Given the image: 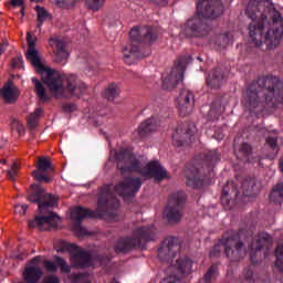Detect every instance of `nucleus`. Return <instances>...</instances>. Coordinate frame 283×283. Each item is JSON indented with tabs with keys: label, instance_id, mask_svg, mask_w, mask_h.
<instances>
[{
	"label": "nucleus",
	"instance_id": "1",
	"mask_svg": "<svg viewBox=\"0 0 283 283\" xmlns=\"http://www.w3.org/2000/svg\"><path fill=\"white\" fill-rule=\"evenodd\" d=\"M264 98L270 107L283 105V82L276 76H261L254 80L243 94L242 105L249 112H255Z\"/></svg>",
	"mask_w": 283,
	"mask_h": 283
},
{
	"label": "nucleus",
	"instance_id": "2",
	"mask_svg": "<svg viewBox=\"0 0 283 283\" xmlns=\"http://www.w3.org/2000/svg\"><path fill=\"white\" fill-rule=\"evenodd\" d=\"M120 201L112 193V188L109 185H105L99 189V195L97 198V208L95 211L77 206L71 209V218L75 220L73 226V231L78 233V235H87V230L81 226V221L84 218H102L103 220H116Z\"/></svg>",
	"mask_w": 283,
	"mask_h": 283
},
{
	"label": "nucleus",
	"instance_id": "3",
	"mask_svg": "<svg viewBox=\"0 0 283 283\" xmlns=\"http://www.w3.org/2000/svg\"><path fill=\"white\" fill-rule=\"evenodd\" d=\"M263 19L255 22L252 21L248 28L250 38L253 45L266 52V50H275L280 45L283 36V18L275 8L270 9V19L272 24L269 23L266 17L262 14Z\"/></svg>",
	"mask_w": 283,
	"mask_h": 283
},
{
	"label": "nucleus",
	"instance_id": "4",
	"mask_svg": "<svg viewBox=\"0 0 283 283\" xmlns=\"http://www.w3.org/2000/svg\"><path fill=\"white\" fill-rule=\"evenodd\" d=\"M115 161L122 176L134 171L135 174H140L145 180L154 178L160 182V180L169 178V172L161 167L159 161H149L146 167L142 168L140 161L126 148L115 151Z\"/></svg>",
	"mask_w": 283,
	"mask_h": 283
},
{
	"label": "nucleus",
	"instance_id": "5",
	"mask_svg": "<svg viewBox=\"0 0 283 283\" xmlns=\"http://www.w3.org/2000/svg\"><path fill=\"white\" fill-rule=\"evenodd\" d=\"M224 12L220 0H202L197 3V13L186 23L187 36L205 39L211 32L207 19H218Z\"/></svg>",
	"mask_w": 283,
	"mask_h": 283
},
{
	"label": "nucleus",
	"instance_id": "6",
	"mask_svg": "<svg viewBox=\"0 0 283 283\" xmlns=\"http://www.w3.org/2000/svg\"><path fill=\"white\" fill-rule=\"evenodd\" d=\"M41 77L53 98H65L67 94L83 96L87 92V85L83 82H76L74 75L66 76L65 73L61 72H42Z\"/></svg>",
	"mask_w": 283,
	"mask_h": 283
},
{
	"label": "nucleus",
	"instance_id": "7",
	"mask_svg": "<svg viewBox=\"0 0 283 283\" xmlns=\"http://www.w3.org/2000/svg\"><path fill=\"white\" fill-rule=\"evenodd\" d=\"M130 44L124 50V61L132 65L137 59L149 56V51H145V45H151L158 39V29L154 27H135L129 32Z\"/></svg>",
	"mask_w": 283,
	"mask_h": 283
},
{
	"label": "nucleus",
	"instance_id": "8",
	"mask_svg": "<svg viewBox=\"0 0 283 283\" xmlns=\"http://www.w3.org/2000/svg\"><path fill=\"white\" fill-rule=\"evenodd\" d=\"M251 242V232L239 231L235 235L223 234L210 250V258H220L222 249L231 262H241L247 258V244Z\"/></svg>",
	"mask_w": 283,
	"mask_h": 283
},
{
	"label": "nucleus",
	"instance_id": "9",
	"mask_svg": "<svg viewBox=\"0 0 283 283\" xmlns=\"http://www.w3.org/2000/svg\"><path fill=\"white\" fill-rule=\"evenodd\" d=\"M156 240V228L139 227L133 232V237L120 238L115 243V253H129L134 249H145L147 242Z\"/></svg>",
	"mask_w": 283,
	"mask_h": 283
},
{
	"label": "nucleus",
	"instance_id": "10",
	"mask_svg": "<svg viewBox=\"0 0 283 283\" xmlns=\"http://www.w3.org/2000/svg\"><path fill=\"white\" fill-rule=\"evenodd\" d=\"M185 202H187V195L182 191L174 192L169 196L168 205L164 211V216L169 224H178L182 220Z\"/></svg>",
	"mask_w": 283,
	"mask_h": 283
},
{
	"label": "nucleus",
	"instance_id": "11",
	"mask_svg": "<svg viewBox=\"0 0 283 283\" xmlns=\"http://www.w3.org/2000/svg\"><path fill=\"white\" fill-rule=\"evenodd\" d=\"M27 43L28 49L25 51V57L35 72H56V70L50 67L48 62L39 54V50H36V38L34 35L28 33Z\"/></svg>",
	"mask_w": 283,
	"mask_h": 283
},
{
	"label": "nucleus",
	"instance_id": "12",
	"mask_svg": "<svg viewBox=\"0 0 283 283\" xmlns=\"http://www.w3.org/2000/svg\"><path fill=\"white\" fill-rule=\"evenodd\" d=\"M239 231H243V233H251V240L247 243V253H249L250 249V260L252 264H258L255 256L260 253L261 249H269L273 243V239L265 232H261L253 238V231L251 230L241 229Z\"/></svg>",
	"mask_w": 283,
	"mask_h": 283
},
{
	"label": "nucleus",
	"instance_id": "13",
	"mask_svg": "<svg viewBox=\"0 0 283 283\" xmlns=\"http://www.w3.org/2000/svg\"><path fill=\"white\" fill-rule=\"evenodd\" d=\"M28 200L38 205L41 212H43V209L54 207L59 202V199L52 193H45V189L40 185H31V192L28 196Z\"/></svg>",
	"mask_w": 283,
	"mask_h": 283
},
{
	"label": "nucleus",
	"instance_id": "14",
	"mask_svg": "<svg viewBox=\"0 0 283 283\" xmlns=\"http://www.w3.org/2000/svg\"><path fill=\"white\" fill-rule=\"evenodd\" d=\"M140 187H143V179L140 177H126L114 187V191L117 196L127 200V198H134L140 190Z\"/></svg>",
	"mask_w": 283,
	"mask_h": 283
},
{
	"label": "nucleus",
	"instance_id": "15",
	"mask_svg": "<svg viewBox=\"0 0 283 283\" xmlns=\"http://www.w3.org/2000/svg\"><path fill=\"white\" fill-rule=\"evenodd\" d=\"M196 136V124L184 122L178 124L176 132L172 134V140L177 147H182L191 143V138Z\"/></svg>",
	"mask_w": 283,
	"mask_h": 283
},
{
	"label": "nucleus",
	"instance_id": "16",
	"mask_svg": "<svg viewBox=\"0 0 283 283\" xmlns=\"http://www.w3.org/2000/svg\"><path fill=\"white\" fill-rule=\"evenodd\" d=\"M36 169L32 171L33 178L38 182H45L46 185L52 182L51 174H54V166H52V161L48 157H39Z\"/></svg>",
	"mask_w": 283,
	"mask_h": 283
},
{
	"label": "nucleus",
	"instance_id": "17",
	"mask_svg": "<svg viewBox=\"0 0 283 283\" xmlns=\"http://www.w3.org/2000/svg\"><path fill=\"white\" fill-rule=\"evenodd\" d=\"M178 253H180V243L174 237L165 239L158 249V258L163 262H171Z\"/></svg>",
	"mask_w": 283,
	"mask_h": 283
},
{
	"label": "nucleus",
	"instance_id": "18",
	"mask_svg": "<svg viewBox=\"0 0 283 283\" xmlns=\"http://www.w3.org/2000/svg\"><path fill=\"white\" fill-rule=\"evenodd\" d=\"M49 45L53 51V61L60 65H65V63H67V59L70 57L65 42L59 38H51L49 40Z\"/></svg>",
	"mask_w": 283,
	"mask_h": 283
},
{
	"label": "nucleus",
	"instance_id": "19",
	"mask_svg": "<svg viewBox=\"0 0 283 283\" xmlns=\"http://www.w3.org/2000/svg\"><path fill=\"white\" fill-rule=\"evenodd\" d=\"M177 104L180 116H189L193 112V93L187 88L181 90Z\"/></svg>",
	"mask_w": 283,
	"mask_h": 283
},
{
	"label": "nucleus",
	"instance_id": "20",
	"mask_svg": "<svg viewBox=\"0 0 283 283\" xmlns=\"http://www.w3.org/2000/svg\"><path fill=\"white\" fill-rule=\"evenodd\" d=\"M29 227L31 229L38 227L40 231H50V229L59 227V216L54 214V212H50L49 216L45 217H35L33 221H29Z\"/></svg>",
	"mask_w": 283,
	"mask_h": 283
},
{
	"label": "nucleus",
	"instance_id": "21",
	"mask_svg": "<svg viewBox=\"0 0 283 283\" xmlns=\"http://www.w3.org/2000/svg\"><path fill=\"white\" fill-rule=\"evenodd\" d=\"M0 96L4 101L7 105H12L19 101V96H21V91L12 80H9L4 83L2 88H0Z\"/></svg>",
	"mask_w": 283,
	"mask_h": 283
},
{
	"label": "nucleus",
	"instance_id": "22",
	"mask_svg": "<svg viewBox=\"0 0 283 283\" xmlns=\"http://www.w3.org/2000/svg\"><path fill=\"white\" fill-rule=\"evenodd\" d=\"M238 196H240L238 185L233 181H228L222 188L221 205L226 209H231V202H235V200H238Z\"/></svg>",
	"mask_w": 283,
	"mask_h": 283
},
{
	"label": "nucleus",
	"instance_id": "23",
	"mask_svg": "<svg viewBox=\"0 0 283 283\" xmlns=\"http://www.w3.org/2000/svg\"><path fill=\"white\" fill-rule=\"evenodd\" d=\"M185 78L184 72H164L161 74V87L163 90H176L178 83H181Z\"/></svg>",
	"mask_w": 283,
	"mask_h": 283
},
{
	"label": "nucleus",
	"instance_id": "24",
	"mask_svg": "<svg viewBox=\"0 0 283 283\" xmlns=\"http://www.w3.org/2000/svg\"><path fill=\"white\" fill-rule=\"evenodd\" d=\"M71 262L74 269H85V266H90L92 255L77 247V250L71 254Z\"/></svg>",
	"mask_w": 283,
	"mask_h": 283
},
{
	"label": "nucleus",
	"instance_id": "25",
	"mask_svg": "<svg viewBox=\"0 0 283 283\" xmlns=\"http://www.w3.org/2000/svg\"><path fill=\"white\" fill-rule=\"evenodd\" d=\"M186 185L187 187H192L198 189L202 187V179L200 178V170L196 166H188L185 169Z\"/></svg>",
	"mask_w": 283,
	"mask_h": 283
},
{
	"label": "nucleus",
	"instance_id": "26",
	"mask_svg": "<svg viewBox=\"0 0 283 283\" xmlns=\"http://www.w3.org/2000/svg\"><path fill=\"white\" fill-rule=\"evenodd\" d=\"M241 189L243 191V196H255L260 191V188L258 187V179L253 176L245 177L242 181Z\"/></svg>",
	"mask_w": 283,
	"mask_h": 283
},
{
	"label": "nucleus",
	"instance_id": "27",
	"mask_svg": "<svg viewBox=\"0 0 283 283\" xmlns=\"http://www.w3.org/2000/svg\"><path fill=\"white\" fill-rule=\"evenodd\" d=\"M158 129V126L156 125V119L148 118L144 120L139 127L137 128V135L139 138H147L149 134H154Z\"/></svg>",
	"mask_w": 283,
	"mask_h": 283
},
{
	"label": "nucleus",
	"instance_id": "28",
	"mask_svg": "<svg viewBox=\"0 0 283 283\" xmlns=\"http://www.w3.org/2000/svg\"><path fill=\"white\" fill-rule=\"evenodd\" d=\"M193 63V57L189 54L180 55L175 60L172 72H187Z\"/></svg>",
	"mask_w": 283,
	"mask_h": 283
},
{
	"label": "nucleus",
	"instance_id": "29",
	"mask_svg": "<svg viewBox=\"0 0 283 283\" xmlns=\"http://www.w3.org/2000/svg\"><path fill=\"white\" fill-rule=\"evenodd\" d=\"M223 78L222 72H210L206 76V83L210 90H220Z\"/></svg>",
	"mask_w": 283,
	"mask_h": 283
},
{
	"label": "nucleus",
	"instance_id": "30",
	"mask_svg": "<svg viewBox=\"0 0 283 283\" xmlns=\"http://www.w3.org/2000/svg\"><path fill=\"white\" fill-rule=\"evenodd\" d=\"M251 156H253V146L247 142L241 143L237 151V158L243 163H250Z\"/></svg>",
	"mask_w": 283,
	"mask_h": 283
},
{
	"label": "nucleus",
	"instance_id": "31",
	"mask_svg": "<svg viewBox=\"0 0 283 283\" xmlns=\"http://www.w3.org/2000/svg\"><path fill=\"white\" fill-rule=\"evenodd\" d=\"M193 266V261L191 259L184 256L176 261L175 268L178 271V273H181V275H189L191 274V269Z\"/></svg>",
	"mask_w": 283,
	"mask_h": 283
},
{
	"label": "nucleus",
	"instance_id": "32",
	"mask_svg": "<svg viewBox=\"0 0 283 283\" xmlns=\"http://www.w3.org/2000/svg\"><path fill=\"white\" fill-rule=\"evenodd\" d=\"M43 114H44L43 108L41 107L35 108V111L27 117L28 128L36 129V127H39V122L41 120V118H43Z\"/></svg>",
	"mask_w": 283,
	"mask_h": 283
},
{
	"label": "nucleus",
	"instance_id": "33",
	"mask_svg": "<svg viewBox=\"0 0 283 283\" xmlns=\"http://www.w3.org/2000/svg\"><path fill=\"white\" fill-rule=\"evenodd\" d=\"M118 96H120V88L116 83L108 84L103 93V98H106V101H109L111 103H114Z\"/></svg>",
	"mask_w": 283,
	"mask_h": 283
},
{
	"label": "nucleus",
	"instance_id": "34",
	"mask_svg": "<svg viewBox=\"0 0 283 283\" xmlns=\"http://www.w3.org/2000/svg\"><path fill=\"white\" fill-rule=\"evenodd\" d=\"M283 200V182L276 184L270 193V201L274 205H282Z\"/></svg>",
	"mask_w": 283,
	"mask_h": 283
},
{
	"label": "nucleus",
	"instance_id": "35",
	"mask_svg": "<svg viewBox=\"0 0 283 283\" xmlns=\"http://www.w3.org/2000/svg\"><path fill=\"white\" fill-rule=\"evenodd\" d=\"M54 247H55L57 253H72V255L78 249V247L76 244L69 243L67 241H63V240L55 243Z\"/></svg>",
	"mask_w": 283,
	"mask_h": 283
},
{
	"label": "nucleus",
	"instance_id": "36",
	"mask_svg": "<svg viewBox=\"0 0 283 283\" xmlns=\"http://www.w3.org/2000/svg\"><path fill=\"white\" fill-rule=\"evenodd\" d=\"M32 82L34 83L35 94L38 98H40V101H42L43 103H48V101H50V95H48V93L45 92V86H43V84L36 77H33Z\"/></svg>",
	"mask_w": 283,
	"mask_h": 283
},
{
	"label": "nucleus",
	"instance_id": "37",
	"mask_svg": "<svg viewBox=\"0 0 283 283\" xmlns=\"http://www.w3.org/2000/svg\"><path fill=\"white\" fill-rule=\"evenodd\" d=\"M220 160V155L216 150H209L203 155V163L208 167H213Z\"/></svg>",
	"mask_w": 283,
	"mask_h": 283
},
{
	"label": "nucleus",
	"instance_id": "38",
	"mask_svg": "<svg viewBox=\"0 0 283 283\" xmlns=\"http://www.w3.org/2000/svg\"><path fill=\"white\" fill-rule=\"evenodd\" d=\"M212 43L218 45L219 48H227L229 43H231V34L230 33H221L212 39Z\"/></svg>",
	"mask_w": 283,
	"mask_h": 283
},
{
	"label": "nucleus",
	"instance_id": "39",
	"mask_svg": "<svg viewBox=\"0 0 283 283\" xmlns=\"http://www.w3.org/2000/svg\"><path fill=\"white\" fill-rule=\"evenodd\" d=\"M35 11L38 14V29L41 30V25H43L44 21H48L50 19V13L48 10H45L43 7L36 6Z\"/></svg>",
	"mask_w": 283,
	"mask_h": 283
},
{
	"label": "nucleus",
	"instance_id": "40",
	"mask_svg": "<svg viewBox=\"0 0 283 283\" xmlns=\"http://www.w3.org/2000/svg\"><path fill=\"white\" fill-rule=\"evenodd\" d=\"M216 275H218V265L212 264L207 273L203 275V282L205 283H211L213 280H216Z\"/></svg>",
	"mask_w": 283,
	"mask_h": 283
},
{
	"label": "nucleus",
	"instance_id": "41",
	"mask_svg": "<svg viewBox=\"0 0 283 283\" xmlns=\"http://www.w3.org/2000/svg\"><path fill=\"white\" fill-rule=\"evenodd\" d=\"M265 145L275 154H277V151H280V145H277V136L269 135L265 138Z\"/></svg>",
	"mask_w": 283,
	"mask_h": 283
},
{
	"label": "nucleus",
	"instance_id": "42",
	"mask_svg": "<svg viewBox=\"0 0 283 283\" xmlns=\"http://www.w3.org/2000/svg\"><path fill=\"white\" fill-rule=\"evenodd\" d=\"M54 260L57 266L60 268L61 273H71L72 268L67 265V262L65 261V259L61 256H55Z\"/></svg>",
	"mask_w": 283,
	"mask_h": 283
},
{
	"label": "nucleus",
	"instance_id": "43",
	"mask_svg": "<svg viewBox=\"0 0 283 283\" xmlns=\"http://www.w3.org/2000/svg\"><path fill=\"white\" fill-rule=\"evenodd\" d=\"M104 4L105 0H86V6L94 12H98V10L102 9Z\"/></svg>",
	"mask_w": 283,
	"mask_h": 283
},
{
	"label": "nucleus",
	"instance_id": "44",
	"mask_svg": "<svg viewBox=\"0 0 283 283\" xmlns=\"http://www.w3.org/2000/svg\"><path fill=\"white\" fill-rule=\"evenodd\" d=\"M19 169H21V166H19L17 163H13L11 169L7 171L8 180H17V176H19Z\"/></svg>",
	"mask_w": 283,
	"mask_h": 283
},
{
	"label": "nucleus",
	"instance_id": "45",
	"mask_svg": "<svg viewBox=\"0 0 283 283\" xmlns=\"http://www.w3.org/2000/svg\"><path fill=\"white\" fill-rule=\"evenodd\" d=\"M11 129L12 132H18L19 136L25 134V126H23V124H21V122L13 119L11 122Z\"/></svg>",
	"mask_w": 283,
	"mask_h": 283
},
{
	"label": "nucleus",
	"instance_id": "46",
	"mask_svg": "<svg viewBox=\"0 0 283 283\" xmlns=\"http://www.w3.org/2000/svg\"><path fill=\"white\" fill-rule=\"evenodd\" d=\"M220 112H222V103L216 101L211 104L210 116H220Z\"/></svg>",
	"mask_w": 283,
	"mask_h": 283
},
{
	"label": "nucleus",
	"instance_id": "47",
	"mask_svg": "<svg viewBox=\"0 0 283 283\" xmlns=\"http://www.w3.org/2000/svg\"><path fill=\"white\" fill-rule=\"evenodd\" d=\"M44 269H46L48 273H56L59 271V268L56 266V263L50 260H45L43 262Z\"/></svg>",
	"mask_w": 283,
	"mask_h": 283
},
{
	"label": "nucleus",
	"instance_id": "48",
	"mask_svg": "<svg viewBox=\"0 0 283 283\" xmlns=\"http://www.w3.org/2000/svg\"><path fill=\"white\" fill-rule=\"evenodd\" d=\"M11 67L12 70H23V57H13L11 61Z\"/></svg>",
	"mask_w": 283,
	"mask_h": 283
},
{
	"label": "nucleus",
	"instance_id": "49",
	"mask_svg": "<svg viewBox=\"0 0 283 283\" xmlns=\"http://www.w3.org/2000/svg\"><path fill=\"white\" fill-rule=\"evenodd\" d=\"M77 0H55L56 6L59 8H72Z\"/></svg>",
	"mask_w": 283,
	"mask_h": 283
},
{
	"label": "nucleus",
	"instance_id": "50",
	"mask_svg": "<svg viewBox=\"0 0 283 283\" xmlns=\"http://www.w3.org/2000/svg\"><path fill=\"white\" fill-rule=\"evenodd\" d=\"M27 211H28V205L14 206V213H17L18 216H25Z\"/></svg>",
	"mask_w": 283,
	"mask_h": 283
},
{
	"label": "nucleus",
	"instance_id": "51",
	"mask_svg": "<svg viewBox=\"0 0 283 283\" xmlns=\"http://www.w3.org/2000/svg\"><path fill=\"white\" fill-rule=\"evenodd\" d=\"M161 283H180V280L176 274H171L164 279Z\"/></svg>",
	"mask_w": 283,
	"mask_h": 283
},
{
	"label": "nucleus",
	"instance_id": "52",
	"mask_svg": "<svg viewBox=\"0 0 283 283\" xmlns=\"http://www.w3.org/2000/svg\"><path fill=\"white\" fill-rule=\"evenodd\" d=\"M62 109H63V112H66L67 114H70L72 112H74V109H76V105H74L72 103L63 104Z\"/></svg>",
	"mask_w": 283,
	"mask_h": 283
},
{
	"label": "nucleus",
	"instance_id": "53",
	"mask_svg": "<svg viewBox=\"0 0 283 283\" xmlns=\"http://www.w3.org/2000/svg\"><path fill=\"white\" fill-rule=\"evenodd\" d=\"M85 65V70H88V72H96V70H98V64H96L94 61L87 62Z\"/></svg>",
	"mask_w": 283,
	"mask_h": 283
},
{
	"label": "nucleus",
	"instance_id": "54",
	"mask_svg": "<svg viewBox=\"0 0 283 283\" xmlns=\"http://www.w3.org/2000/svg\"><path fill=\"white\" fill-rule=\"evenodd\" d=\"M43 283H60V280L56 275H49L44 277Z\"/></svg>",
	"mask_w": 283,
	"mask_h": 283
},
{
	"label": "nucleus",
	"instance_id": "55",
	"mask_svg": "<svg viewBox=\"0 0 283 283\" xmlns=\"http://www.w3.org/2000/svg\"><path fill=\"white\" fill-rule=\"evenodd\" d=\"M10 45V43L3 39L1 42H0V56L1 54H4L6 50H8V46Z\"/></svg>",
	"mask_w": 283,
	"mask_h": 283
},
{
	"label": "nucleus",
	"instance_id": "56",
	"mask_svg": "<svg viewBox=\"0 0 283 283\" xmlns=\"http://www.w3.org/2000/svg\"><path fill=\"white\" fill-rule=\"evenodd\" d=\"M149 3H155V6H159L161 8H165L167 3H169V0H148Z\"/></svg>",
	"mask_w": 283,
	"mask_h": 283
},
{
	"label": "nucleus",
	"instance_id": "57",
	"mask_svg": "<svg viewBox=\"0 0 283 283\" xmlns=\"http://www.w3.org/2000/svg\"><path fill=\"white\" fill-rule=\"evenodd\" d=\"M13 8H23V0H11Z\"/></svg>",
	"mask_w": 283,
	"mask_h": 283
},
{
	"label": "nucleus",
	"instance_id": "58",
	"mask_svg": "<svg viewBox=\"0 0 283 283\" xmlns=\"http://www.w3.org/2000/svg\"><path fill=\"white\" fill-rule=\"evenodd\" d=\"M244 277L248 282H251V280L253 279V272L251 270H247Z\"/></svg>",
	"mask_w": 283,
	"mask_h": 283
},
{
	"label": "nucleus",
	"instance_id": "59",
	"mask_svg": "<svg viewBox=\"0 0 283 283\" xmlns=\"http://www.w3.org/2000/svg\"><path fill=\"white\" fill-rule=\"evenodd\" d=\"M40 258L39 256H35V258H33L31 261H30V263L31 264H36V262H40Z\"/></svg>",
	"mask_w": 283,
	"mask_h": 283
},
{
	"label": "nucleus",
	"instance_id": "60",
	"mask_svg": "<svg viewBox=\"0 0 283 283\" xmlns=\"http://www.w3.org/2000/svg\"><path fill=\"white\" fill-rule=\"evenodd\" d=\"M20 13L22 14V17L25 15V11H24V9H23V6H22V9L20 10Z\"/></svg>",
	"mask_w": 283,
	"mask_h": 283
},
{
	"label": "nucleus",
	"instance_id": "61",
	"mask_svg": "<svg viewBox=\"0 0 283 283\" xmlns=\"http://www.w3.org/2000/svg\"><path fill=\"white\" fill-rule=\"evenodd\" d=\"M0 163H1L2 165H6L7 160H6V159H1Z\"/></svg>",
	"mask_w": 283,
	"mask_h": 283
},
{
	"label": "nucleus",
	"instance_id": "62",
	"mask_svg": "<svg viewBox=\"0 0 283 283\" xmlns=\"http://www.w3.org/2000/svg\"><path fill=\"white\" fill-rule=\"evenodd\" d=\"M197 61H202V57L198 56V57H197Z\"/></svg>",
	"mask_w": 283,
	"mask_h": 283
}]
</instances>
